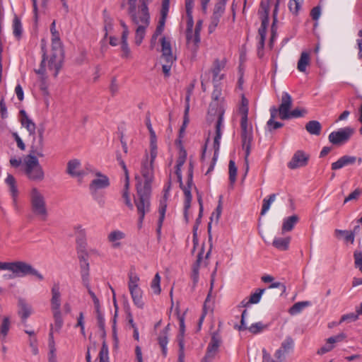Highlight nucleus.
<instances>
[{"label":"nucleus","instance_id":"1","mask_svg":"<svg viewBox=\"0 0 362 362\" xmlns=\"http://www.w3.org/2000/svg\"><path fill=\"white\" fill-rule=\"evenodd\" d=\"M144 182L136 185V197L134 203L139 216L138 225L141 228L145 217L151 210V182L153 179V160H144L141 165Z\"/></svg>","mask_w":362,"mask_h":362},{"label":"nucleus","instance_id":"2","mask_svg":"<svg viewBox=\"0 0 362 362\" xmlns=\"http://www.w3.org/2000/svg\"><path fill=\"white\" fill-rule=\"evenodd\" d=\"M140 5L136 8L128 9V14L132 23L136 26L134 42L139 46L146 35V28L150 24V13L145 0H139Z\"/></svg>","mask_w":362,"mask_h":362},{"label":"nucleus","instance_id":"3","mask_svg":"<svg viewBox=\"0 0 362 362\" xmlns=\"http://www.w3.org/2000/svg\"><path fill=\"white\" fill-rule=\"evenodd\" d=\"M185 163V160H178L177 163L175 166V174L177 177V180L180 183V186L181 189L183 190L185 194V201H184V214L186 220L187 221V211L191 206L192 202V194H191V189L193 187V163L192 161L189 163L187 166V185H184L182 180V171L185 168L184 167Z\"/></svg>","mask_w":362,"mask_h":362},{"label":"nucleus","instance_id":"4","mask_svg":"<svg viewBox=\"0 0 362 362\" xmlns=\"http://www.w3.org/2000/svg\"><path fill=\"white\" fill-rule=\"evenodd\" d=\"M52 39V54L48 62L49 69H54V77H57L62 66L64 50L60 41L59 33L55 29V21H53L50 28Z\"/></svg>","mask_w":362,"mask_h":362},{"label":"nucleus","instance_id":"5","mask_svg":"<svg viewBox=\"0 0 362 362\" xmlns=\"http://www.w3.org/2000/svg\"><path fill=\"white\" fill-rule=\"evenodd\" d=\"M224 110L219 106L218 103H212L209 105L207 121L212 122L216 120L215 130L216 135L214 138L213 148L214 151L213 158H217L220 147V139L221 138V127L223 124Z\"/></svg>","mask_w":362,"mask_h":362},{"label":"nucleus","instance_id":"6","mask_svg":"<svg viewBox=\"0 0 362 362\" xmlns=\"http://www.w3.org/2000/svg\"><path fill=\"white\" fill-rule=\"evenodd\" d=\"M13 167H19L31 180L40 181L44 178V171L38 160H10Z\"/></svg>","mask_w":362,"mask_h":362},{"label":"nucleus","instance_id":"7","mask_svg":"<svg viewBox=\"0 0 362 362\" xmlns=\"http://www.w3.org/2000/svg\"><path fill=\"white\" fill-rule=\"evenodd\" d=\"M140 278L134 271H130L128 274V289L134 305L139 308L144 309L145 307V300L144 291L139 286Z\"/></svg>","mask_w":362,"mask_h":362},{"label":"nucleus","instance_id":"8","mask_svg":"<svg viewBox=\"0 0 362 362\" xmlns=\"http://www.w3.org/2000/svg\"><path fill=\"white\" fill-rule=\"evenodd\" d=\"M30 199L31 210L34 215L41 221H46L48 217V210L43 194L34 187L30 191Z\"/></svg>","mask_w":362,"mask_h":362},{"label":"nucleus","instance_id":"9","mask_svg":"<svg viewBox=\"0 0 362 362\" xmlns=\"http://www.w3.org/2000/svg\"><path fill=\"white\" fill-rule=\"evenodd\" d=\"M160 44L161 59L163 61L162 70L165 76H169L170 69L176 60V57L173 55L170 42L165 37H161Z\"/></svg>","mask_w":362,"mask_h":362},{"label":"nucleus","instance_id":"10","mask_svg":"<svg viewBox=\"0 0 362 362\" xmlns=\"http://www.w3.org/2000/svg\"><path fill=\"white\" fill-rule=\"evenodd\" d=\"M10 272L18 277H23L27 275L36 276L39 280H43L44 277L37 269L25 262L16 261L11 262Z\"/></svg>","mask_w":362,"mask_h":362},{"label":"nucleus","instance_id":"11","mask_svg":"<svg viewBox=\"0 0 362 362\" xmlns=\"http://www.w3.org/2000/svg\"><path fill=\"white\" fill-rule=\"evenodd\" d=\"M240 130L242 148L244 152L243 156L245 158H247L250 156L251 142L252 141V128L248 124L247 117H241Z\"/></svg>","mask_w":362,"mask_h":362},{"label":"nucleus","instance_id":"12","mask_svg":"<svg viewBox=\"0 0 362 362\" xmlns=\"http://www.w3.org/2000/svg\"><path fill=\"white\" fill-rule=\"evenodd\" d=\"M95 176L89 185V190L94 199L98 200V191L108 187L110 183L108 177L99 171L95 173Z\"/></svg>","mask_w":362,"mask_h":362},{"label":"nucleus","instance_id":"13","mask_svg":"<svg viewBox=\"0 0 362 362\" xmlns=\"http://www.w3.org/2000/svg\"><path fill=\"white\" fill-rule=\"evenodd\" d=\"M269 2L264 1H261L259 14L262 18V23L260 28L258 30L259 40H261V45H262L263 42H265L266 39L267 28L269 24Z\"/></svg>","mask_w":362,"mask_h":362},{"label":"nucleus","instance_id":"14","mask_svg":"<svg viewBox=\"0 0 362 362\" xmlns=\"http://www.w3.org/2000/svg\"><path fill=\"white\" fill-rule=\"evenodd\" d=\"M66 172L72 177L81 180L85 175L91 172V170L82 166L79 160H70L67 163Z\"/></svg>","mask_w":362,"mask_h":362},{"label":"nucleus","instance_id":"15","mask_svg":"<svg viewBox=\"0 0 362 362\" xmlns=\"http://www.w3.org/2000/svg\"><path fill=\"white\" fill-rule=\"evenodd\" d=\"M353 134L354 129L351 127L340 129L329 135V141L334 145L340 146L348 141Z\"/></svg>","mask_w":362,"mask_h":362},{"label":"nucleus","instance_id":"16","mask_svg":"<svg viewBox=\"0 0 362 362\" xmlns=\"http://www.w3.org/2000/svg\"><path fill=\"white\" fill-rule=\"evenodd\" d=\"M292 107V98L286 92L282 94L281 104L279 107V116L283 120L288 119V114Z\"/></svg>","mask_w":362,"mask_h":362},{"label":"nucleus","instance_id":"17","mask_svg":"<svg viewBox=\"0 0 362 362\" xmlns=\"http://www.w3.org/2000/svg\"><path fill=\"white\" fill-rule=\"evenodd\" d=\"M52 315L54 318V324L50 325V329L49 333V341H50V346L51 349H54V333L59 332L63 324L64 321L62 319V312H52Z\"/></svg>","mask_w":362,"mask_h":362},{"label":"nucleus","instance_id":"18","mask_svg":"<svg viewBox=\"0 0 362 362\" xmlns=\"http://www.w3.org/2000/svg\"><path fill=\"white\" fill-rule=\"evenodd\" d=\"M221 344V339L218 335L213 334L209 342L206 353L203 358V362H211L216 354L218 347Z\"/></svg>","mask_w":362,"mask_h":362},{"label":"nucleus","instance_id":"19","mask_svg":"<svg viewBox=\"0 0 362 362\" xmlns=\"http://www.w3.org/2000/svg\"><path fill=\"white\" fill-rule=\"evenodd\" d=\"M52 298L50 300L52 312H61V292L59 284H54L51 289Z\"/></svg>","mask_w":362,"mask_h":362},{"label":"nucleus","instance_id":"20","mask_svg":"<svg viewBox=\"0 0 362 362\" xmlns=\"http://www.w3.org/2000/svg\"><path fill=\"white\" fill-rule=\"evenodd\" d=\"M126 238V234L119 230H114L109 233L107 236L108 243H110L111 247L117 249L121 247V241Z\"/></svg>","mask_w":362,"mask_h":362},{"label":"nucleus","instance_id":"21","mask_svg":"<svg viewBox=\"0 0 362 362\" xmlns=\"http://www.w3.org/2000/svg\"><path fill=\"white\" fill-rule=\"evenodd\" d=\"M120 164L124 171V175H125L124 189L123 191L122 197L124 200L125 204L130 209H133L134 206L131 202V199H130L129 193V176L128 170H127V167L123 161H121Z\"/></svg>","mask_w":362,"mask_h":362},{"label":"nucleus","instance_id":"22","mask_svg":"<svg viewBox=\"0 0 362 362\" xmlns=\"http://www.w3.org/2000/svg\"><path fill=\"white\" fill-rule=\"evenodd\" d=\"M169 331L170 325H168L162 331H160L158 337V341L164 357H165L168 354L167 345L168 344Z\"/></svg>","mask_w":362,"mask_h":362},{"label":"nucleus","instance_id":"23","mask_svg":"<svg viewBox=\"0 0 362 362\" xmlns=\"http://www.w3.org/2000/svg\"><path fill=\"white\" fill-rule=\"evenodd\" d=\"M40 134V140L36 145H33L31 146V149L30 151L29 154L27 156L26 158H37L40 157H44L45 155L43 153L42 148V131L39 132Z\"/></svg>","mask_w":362,"mask_h":362},{"label":"nucleus","instance_id":"24","mask_svg":"<svg viewBox=\"0 0 362 362\" xmlns=\"http://www.w3.org/2000/svg\"><path fill=\"white\" fill-rule=\"evenodd\" d=\"M5 182L8 187V190L13 202L16 203L18 196V190L16 179L13 175L8 174L5 180Z\"/></svg>","mask_w":362,"mask_h":362},{"label":"nucleus","instance_id":"25","mask_svg":"<svg viewBox=\"0 0 362 362\" xmlns=\"http://www.w3.org/2000/svg\"><path fill=\"white\" fill-rule=\"evenodd\" d=\"M166 207L167 204L165 203V201H160L158 209L159 218L158 220L156 228V233L158 240L160 238L161 235V229L165 216Z\"/></svg>","mask_w":362,"mask_h":362},{"label":"nucleus","instance_id":"26","mask_svg":"<svg viewBox=\"0 0 362 362\" xmlns=\"http://www.w3.org/2000/svg\"><path fill=\"white\" fill-rule=\"evenodd\" d=\"M19 114L21 124L27 129L30 134H35L36 129L35 124L28 117L24 110H20Z\"/></svg>","mask_w":362,"mask_h":362},{"label":"nucleus","instance_id":"27","mask_svg":"<svg viewBox=\"0 0 362 362\" xmlns=\"http://www.w3.org/2000/svg\"><path fill=\"white\" fill-rule=\"evenodd\" d=\"M291 243V238L275 237L273 240L272 245L279 250L286 251L288 249Z\"/></svg>","mask_w":362,"mask_h":362},{"label":"nucleus","instance_id":"28","mask_svg":"<svg viewBox=\"0 0 362 362\" xmlns=\"http://www.w3.org/2000/svg\"><path fill=\"white\" fill-rule=\"evenodd\" d=\"M226 62L224 61H220L216 59L214 62L213 68L211 69V72L213 74V81H218L223 78V75H220V71L225 66Z\"/></svg>","mask_w":362,"mask_h":362},{"label":"nucleus","instance_id":"29","mask_svg":"<svg viewBox=\"0 0 362 362\" xmlns=\"http://www.w3.org/2000/svg\"><path fill=\"white\" fill-rule=\"evenodd\" d=\"M298 221V217L296 215H293L285 218L283 221V224L281 227L282 233L288 231H291L293 230L294 226Z\"/></svg>","mask_w":362,"mask_h":362},{"label":"nucleus","instance_id":"30","mask_svg":"<svg viewBox=\"0 0 362 362\" xmlns=\"http://www.w3.org/2000/svg\"><path fill=\"white\" fill-rule=\"evenodd\" d=\"M18 314L21 317L25 320L32 313L31 306L26 303L24 300H19L18 301Z\"/></svg>","mask_w":362,"mask_h":362},{"label":"nucleus","instance_id":"31","mask_svg":"<svg viewBox=\"0 0 362 362\" xmlns=\"http://www.w3.org/2000/svg\"><path fill=\"white\" fill-rule=\"evenodd\" d=\"M305 129L310 134L318 136L321 133L322 125L318 121L312 120L305 124Z\"/></svg>","mask_w":362,"mask_h":362},{"label":"nucleus","instance_id":"32","mask_svg":"<svg viewBox=\"0 0 362 362\" xmlns=\"http://www.w3.org/2000/svg\"><path fill=\"white\" fill-rule=\"evenodd\" d=\"M310 55L308 52H302L300 54V57L298 62V66L297 68L298 71L300 72H305L306 71V67L310 64Z\"/></svg>","mask_w":362,"mask_h":362},{"label":"nucleus","instance_id":"33","mask_svg":"<svg viewBox=\"0 0 362 362\" xmlns=\"http://www.w3.org/2000/svg\"><path fill=\"white\" fill-rule=\"evenodd\" d=\"M168 11H168V10H163V8H161L160 17V19L158 21V24L156 27L155 33H153L156 35L159 36L163 33V31L164 30V26H165V21H166V18L168 16Z\"/></svg>","mask_w":362,"mask_h":362},{"label":"nucleus","instance_id":"34","mask_svg":"<svg viewBox=\"0 0 362 362\" xmlns=\"http://www.w3.org/2000/svg\"><path fill=\"white\" fill-rule=\"evenodd\" d=\"M186 40H187V48L193 52V54H195L197 51V49L199 47V43H196L194 41V33L192 31L186 30Z\"/></svg>","mask_w":362,"mask_h":362},{"label":"nucleus","instance_id":"35","mask_svg":"<svg viewBox=\"0 0 362 362\" xmlns=\"http://www.w3.org/2000/svg\"><path fill=\"white\" fill-rule=\"evenodd\" d=\"M310 303L309 301H300L296 303L292 307L289 309V313L291 315H296L301 313V311L306 307L309 306Z\"/></svg>","mask_w":362,"mask_h":362},{"label":"nucleus","instance_id":"36","mask_svg":"<svg viewBox=\"0 0 362 362\" xmlns=\"http://www.w3.org/2000/svg\"><path fill=\"white\" fill-rule=\"evenodd\" d=\"M276 194H272L262 201L261 215H264L270 209L271 204L276 200Z\"/></svg>","mask_w":362,"mask_h":362},{"label":"nucleus","instance_id":"37","mask_svg":"<svg viewBox=\"0 0 362 362\" xmlns=\"http://www.w3.org/2000/svg\"><path fill=\"white\" fill-rule=\"evenodd\" d=\"M10 319L8 317H4L0 325V337L4 339L7 336L10 329Z\"/></svg>","mask_w":362,"mask_h":362},{"label":"nucleus","instance_id":"38","mask_svg":"<svg viewBox=\"0 0 362 362\" xmlns=\"http://www.w3.org/2000/svg\"><path fill=\"white\" fill-rule=\"evenodd\" d=\"M76 233L77 235L76 242L81 247H84L86 244V230L81 226L75 228Z\"/></svg>","mask_w":362,"mask_h":362},{"label":"nucleus","instance_id":"39","mask_svg":"<svg viewBox=\"0 0 362 362\" xmlns=\"http://www.w3.org/2000/svg\"><path fill=\"white\" fill-rule=\"evenodd\" d=\"M128 37H121V49L122 51V57L124 59H130L132 57L131 50L127 43Z\"/></svg>","mask_w":362,"mask_h":362},{"label":"nucleus","instance_id":"40","mask_svg":"<svg viewBox=\"0 0 362 362\" xmlns=\"http://www.w3.org/2000/svg\"><path fill=\"white\" fill-rule=\"evenodd\" d=\"M13 35L18 39H20L22 35V25L20 18L15 16L13 21Z\"/></svg>","mask_w":362,"mask_h":362},{"label":"nucleus","instance_id":"41","mask_svg":"<svg viewBox=\"0 0 362 362\" xmlns=\"http://www.w3.org/2000/svg\"><path fill=\"white\" fill-rule=\"evenodd\" d=\"M238 168L233 160H230L228 165L229 180L231 184L236 181Z\"/></svg>","mask_w":362,"mask_h":362},{"label":"nucleus","instance_id":"42","mask_svg":"<svg viewBox=\"0 0 362 362\" xmlns=\"http://www.w3.org/2000/svg\"><path fill=\"white\" fill-rule=\"evenodd\" d=\"M151 288L153 292L158 295L160 294V276L158 273H156L151 283Z\"/></svg>","mask_w":362,"mask_h":362},{"label":"nucleus","instance_id":"43","mask_svg":"<svg viewBox=\"0 0 362 362\" xmlns=\"http://www.w3.org/2000/svg\"><path fill=\"white\" fill-rule=\"evenodd\" d=\"M294 347V341L291 337H286V339L283 341L281 344L280 348L284 350V351L288 354L291 352Z\"/></svg>","mask_w":362,"mask_h":362},{"label":"nucleus","instance_id":"44","mask_svg":"<svg viewBox=\"0 0 362 362\" xmlns=\"http://www.w3.org/2000/svg\"><path fill=\"white\" fill-rule=\"evenodd\" d=\"M303 0H290L288 3V8L291 12L294 15H298Z\"/></svg>","mask_w":362,"mask_h":362},{"label":"nucleus","instance_id":"45","mask_svg":"<svg viewBox=\"0 0 362 362\" xmlns=\"http://www.w3.org/2000/svg\"><path fill=\"white\" fill-rule=\"evenodd\" d=\"M308 164V160H291L288 163L287 166L291 170H296L300 168H303Z\"/></svg>","mask_w":362,"mask_h":362},{"label":"nucleus","instance_id":"46","mask_svg":"<svg viewBox=\"0 0 362 362\" xmlns=\"http://www.w3.org/2000/svg\"><path fill=\"white\" fill-rule=\"evenodd\" d=\"M248 104L249 101L244 95H242L241 104L239 107V113L241 117H247L248 115Z\"/></svg>","mask_w":362,"mask_h":362},{"label":"nucleus","instance_id":"47","mask_svg":"<svg viewBox=\"0 0 362 362\" xmlns=\"http://www.w3.org/2000/svg\"><path fill=\"white\" fill-rule=\"evenodd\" d=\"M226 3V0H218L214 6L213 15L221 17L225 11Z\"/></svg>","mask_w":362,"mask_h":362},{"label":"nucleus","instance_id":"48","mask_svg":"<svg viewBox=\"0 0 362 362\" xmlns=\"http://www.w3.org/2000/svg\"><path fill=\"white\" fill-rule=\"evenodd\" d=\"M267 327L262 322H258L252 324L249 327L248 330L250 332L254 334H259L262 332Z\"/></svg>","mask_w":362,"mask_h":362},{"label":"nucleus","instance_id":"49","mask_svg":"<svg viewBox=\"0 0 362 362\" xmlns=\"http://www.w3.org/2000/svg\"><path fill=\"white\" fill-rule=\"evenodd\" d=\"M99 359L100 362H109V350L105 343L103 344L99 352Z\"/></svg>","mask_w":362,"mask_h":362},{"label":"nucleus","instance_id":"50","mask_svg":"<svg viewBox=\"0 0 362 362\" xmlns=\"http://www.w3.org/2000/svg\"><path fill=\"white\" fill-rule=\"evenodd\" d=\"M335 234L337 235H344V240L346 242H350L351 243H354V234L351 231L337 229V230H335Z\"/></svg>","mask_w":362,"mask_h":362},{"label":"nucleus","instance_id":"51","mask_svg":"<svg viewBox=\"0 0 362 362\" xmlns=\"http://www.w3.org/2000/svg\"><path fill=\"white\" fill-rule=\"evenodd\" d=\"M355 160H337L332 164V170H338L344 166L353 164Z\"/></svg>","mask_w":362,"mask_h":362},{"label":"nucleus","instance_id":"52","mask_svg":"<svg viewBox=\"0 0 362 362\" xmlns=\"http://www.w3.org/2000/svg\"><path fill=\"white\" fill-rule=\"evenodd\" d=\"M264 291L265 289H258L254 293L251 294L249 299L251 304L258 303L260 301Z\"/></svg>","mask_w":362,"mask_h":362},{"label":"nucleus","instance_id":"53","mask_svg":"<svg viewBox=\"0 0 362 362\" xmlns=\"http://www.w3.org/2000/svg\"><path fill=\"white\" fill-rule=\"evenodd\" d=\"M95 313H96V317L98 321V325L99 328L102 330L105 328V317L103 312L101 311L100 308L95 309Z\"/></svg>","mask_w":362,"mask_h":362},{"label":"nucleus","instance_id":"54","mask_svg":"<svg viewBox=\"0 0 362 362\" xmlns=\"http://www.w3.org/2000/svg\"><path fill=\"white\" fill-rule=\"evenodd\" d=\"M175 145L178 151V158H186L187 153L180 139L176 140Z\"/></svg>","mask_w":362,"mask_h":362},{"label":"nucleus","instance_id":"55","mask_svg":"<svg viewBox=\"0 0 362 362\" xmlns=\"http://www.w3.org/2000/svg\"><path fill=\"white\" fill-rule=\"evenodd\" d=\"M358 315L356 312L354 313H350L348 314L343 315L341 317V320L339 321V323H341L343 322H355L358 319Z\"/></svg>","mask_w":362,"mask_h":362},{"label":"nucleus","instance_id":"56","mask_svg":"<svg viewBox=\"0 0 362 362\" xmlns=\"http://www.w3.org/2000/svg\"><path fill=\"white\" fill-rule=\"evenodd\" d=\"M306 113L307 110L305 109L296 108L293 110L290 111L288 114V119L291 118H298L303 117Z\"/></svg>","mask_w":362,"mask_h":362},{"label":"nucleus","instance_id":"57","mask_svg":"<svg viewBox=\"0 0 362 362\" xmlns=\"http://www.w3.org/2000/svg\"><path fill=\"white\" fill-rule=\"evenodd\" d=\"M202 21L199 20L197 22V24H196V26L194 28V41L195 44L200 42V32L202 30Z\"/></svg>","mask_w":362,"mask_h":362},{"label":"nucleus","instance_id":"58","mask_svg":"<svg viewBox=\"0 0 362 362\" xmlns=\"http://www.w3.org/2000/svg\"><path fill=\"white\" fill-rule=\"evenodd\" d=\"M187 17L186 30L192 31L194 27V20L192 16V10H186Z\"/></svg>","mask_w":362,"mask_h":362},{"label":"nucleus","instance_id":"59","mask_svg":"<svg viewBox=\"0 0 362 362\" xmlns=\"http://www.w3.org/2000/svg\"><path fill=\"white\" fill-rule=\"evenodd\" d=\"M361 194L362 191L360 189H356L344 199V203L346 204L349 201L357 199Z\"/></svg>","mask_w":362,"mask_h":362},{"label":"nucleus","instance_id":"60","mask_svg":"<svg viewBox=\"0 0 362 362\" xmlns=\"http://www.w3.org/2000/svg\"><path fill=\"white\" fill-rule=\"evenodd\" d=\"M356 267L362 272V252H355L354 254Z\"/></svg>","mask_w":362,"mask_h":362},{"label":"nucleus","instance_id":"61","mask_svg":"<svg viewBox=\"0 0 362 362\" xmlns=\"http://www.w3.org/2000/svg\"><path fill=\"white\" fill-rule=\"evenodd\" d=\"M80 267L81 273L89 272V263L84 256L80 257Z\"/></svg>","mask_w":362,"mask_h":362},{"label":"nucleus","instance_id":"62","mask_svg":"<svg viewBox=\"0 0 362 362\" xmlns=\"http://www.w3.org/2000/svg\"><path fill=\"white\" fill-rule=\"evenodd\" d=\"M86 289L88 294L90 295V298L93 300L95 309L100 308V303L95 293L92 291L90 287Z\"/></svg>","mask_w":362,"mask_h":362},{"label":"nucleus","instance_id":"63","mask_svg":"<svg viewBox=\"0 0 362 362\" xmlns=\"http://www.w3.org/2000/svg\"><path fill=\"white\" fill-rule=\"evenodd\" d=\"M346 334L344 333H341L338 335L331 337L327 339V344H332L333 345V344L334 343L343 341L346 338Z\"/></svg>","mask_w":362,"mask_h":362},{"label":"nucleus","instance_id":"64","mask_svg":"<svg viewBox=\"0 0 362 362\" xmlns=\"http://www.w3.org/2000/svg\"><path fill=\"white\" fill-rule=\"evenodd\" d=\"M287 354H288L284 351L282 349L279 348L276 351L274 356L279 361V362H284Z\"/></svg>","mask_w":362,"mask_h":362}]
</instances>
